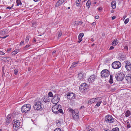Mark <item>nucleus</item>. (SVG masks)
<instances>
[{
	"label": "nucleus",
	"mask_w": 131,
	"mask_h": 131,
	"mask_svg": "<svg viewBox=\"0 0 131 131\" xmlns=\"http://www.w3.org/2000/svg\"><path fill=\"white\" fill-rule=\"evenodd\" d=\"M33 108L35 110L39 111L42 110L43 105L40 101H38L34 103Z\"/></svg>",
	"instance_id": "nucleus-1"
},
{
	"label": "nucleus",
	"mask_w": 131,
	"mask_h": 131,
	"mask_svg": "<svg viewBox=\"0 0 131 131\" xmlns=\"http://www.w3.org/2000/svg\"><path fill=\"white\" fill-rule=\"evenodd\" d=\"M69 111L72 113V115L75 121H77L79 119V112L78 110H73L72 108H68Z\"/></svg>",
	"instance_id": "nucleus-2"
},
{
	"label": "nucleus",
	"mask_w": 131,
	"mask_h": 131,
	"mask_svg": "<svg viewBox=\"0 0 131 131\" xmlns=\"http://www.w3.org/2000/svg\"><path fill=\"white\" fill-rule=\"evenodd\" d=\"M116 120V119L113 118L112 116L110 115H107L105 117V121L106 123H113Z\"/></svg>",
	"instance_id": "nucleus-3"
},
{
	"label": "nucleus",
	"mask_w": 131,
	"mask_h": 131,
	"mask_svg": "<svg viewBox=\"0 0 131 131\" xmlns=\"http://www.w3.org/2000/svg\"><path fill=\"white\" fill-rule=\"evenodd\" d=\"M31 106L29 104H25L21 107V110L22 112L24 113H26L29 111L31 109Z\"/></svg>",
	"instance_id": "nucleus-4"
},
{
	"label": "nucleus",
	"mask_w": 131,
	"mask_h": 131,
	"mask_svg": "<svg viewBox=\"0 0 131 131\" xmlns=\"http://www.w3.org/2000/svg\"><path fill=\"white\" fill-rule=\"evenodd\" d=\"M112 67L114 69H118L121 66L120 62L118 61H116L112 64Z\"/></svg>",
	"instance_id": "nucleus-5"
},
{
	"label": "nucleus",
	"mask_w": 131,
	"mask_h": 131,
	"mask_svg": "<svg viewBox=\"0 0 131 131\" xmlns=\"http://www.w3.org/2000/svg\"><path fill=\"white\" fill-rule=\"evenodd\" d=\"M125 75L124 73L122 72H120L118 73L115 76L117 80L118 81H122L125 77Z\"/></svg>",
	"instance_id": "nucleus-6"
},
{
	"label": "nucleus",
	"mask_w": 131,
	"mask_h": 131,
	"mask_svg": "<svg viewBox=\"0 0 131 131\" xmlns=\"http://www.w3.org/2000/svg\"><path fill=\"white\" fill-rule=\"evenodd\" d=\"M110 75L109 71L107 69H104L101 72V76L104 78L108 77Z\"/></svg>",
	"instance_id": "nucleus-7"
},
{
	"label": "nucleus",
	"mask_w": 131,
	"mask_h": 131,
	"mask_svg": "<svg viewBox=\"0 0 131 131\" xmlns=\"http://www.w3.org/2000/svg\"><path fill=\"white\" fill-rule=\"evenodd\" d=\"M61 105H57V104L53 105L52 108V112L56 114L58 113V110L59 107H60Z\"/></svg>",
	"instance_id": "nucleus-8"
},
{
	"label": "nucleus",
	"mask_w": 131,
	"mask_h": 131,
	"mask_svg": "<svg viewBox=\"0 0 131 131\" xmlns=\"http://www.w3.org/2000/svg\"><path fill=\"white\" fill-rule=\"evenodd\" d=\"M14 123L13 125V128L16 130H17L20 126L19 121L17 120L14 122Z\"/></svg>",
	"instance_id": "nucleus-9"
},
{
	"label": "nucleus",
	"mask_w": 131,
	"mask_h": 131,
	"mask_svg": "<svg viewBox=\"0 0 131 131\" xmlns=\"http://www.w3.org/2000/svg\"><path fill=\"white\" fill-rule=\"evenodd\" d=\"M96 77L95 75H91L88 79V81L89 83H92L94 82L96 79Z\"/></svg>",
	"instance_id": "nucleus-10"
},
{
	"label": "nucleus",
	"mask_w": 131,
	"mask_h": 131,
	"mask_svg": "<svg viewBox=\"0 0 131 131\" xmlns=\"http://www.w3.org/2000/svg\"><path fill=\"white\" fill-rule=\"evenodd\" d=\"M88 87L87 84L86 83H83L81 84L80 86L79 89L80 90L83 91L87 89Z\"/></svg>",
	"instance_id": "nucleus-11"
},
{
	"label": "nucleus",
	"mask_w": 131,
	"mask_h": 131,
	"mask_svg": "<svg viewBox=\"0 0 131 131\" xmlns=\"http://www.w3.org/2000/svg\"><path fill=\"white\" fill-rule=\"evenodd\" d=\"M100 98H101V97H98L95 98L91 99L89 100L88 103L89 104H91L95 102H96L97 100Z\"/></svg>",
	"instance_id": "nucleus-12"
},
{
	"label": "nucleus",
	"mask_w": 131,
	"mask_h": 131,
	"mask_svg": "<svg viewBox=\"0 0 131 131\" xmlns=\"http://www.w3.org/2000/svg\"><path fill=\"white\" fill-rule=\"evenodd\" d=\"M78 80H79V82L81 81H82L84 78V74L81 73H80L78 74Z\"/></svg>",
	"instance_id": "nucleus-13"
},
{
	"label": "nucleus",
	"mask_w": 131,
	"mask_h": 131,
	"mask_svg": "<svg viewBox=\"0 0 131 131\" xmlns=\"http://www.w3.org/2000/svg\"><path fill=\"white\" fill-rule=\"evenodd\" d=\"M66 0H59L56 3L55 7H57L61 5Z\"/></svg>",
	"instance_id": "nucleus-14"
},
{
	"label": "nucleus",
	"mask_w": 131,
	"mask_h": 131,
	"mask_svg": "<svg viewBox=\"0 0 131 131\" xmlns=\"http://www.w3.org/2000/svg\"><path fill=\"white\" fill-rule=\"evenodd\" d=\"M67 97L68 99H73V97H74L75 95L74 93L70 92L67 95Z\"/></svg>",
	"instance_id": "nucleus-15"
},
{
	"label": "nucleus",
	"mask_w": 131,
	"mask_h": 131,
	"mask_svg": "<svg viewBox=\"0 0 131 131\" xmlns=\"http://www.w3.org/2000/svg\"><path fill=\"white\" fill-rule=\"evenodd\" d=\"M125 67L128 71L131 70V64L130 62H127L126 64Z\"/></svg>",
	"instance_id": "nucleus-16"
},
{
	"label": "nucleus",
	"mask_w": 131,
	"mask_h": 131,
	"mask_svg": "<svg viewBox=\"0 0 131 131\" xmlns=\"http://www.w3.org/2000/svg\"><path fill=\"white\" fill-rule=\"evenodd\" d=\"M8 33L7 30L6 29H4L0 31V35L3 36Z\"/></svg>",
	"instance_id": "nucleus-17"
},
{
	"label": "nucleus",
	"mask_w": 131,
	"mask_h": 131,
	"mask_svg": "<svg viewBox=\"0 0 131 131\" xmlns=\"http://www.w3.org/2000/svg\"><path fill=\"white\" fill-rule=\"evenodd\" d=\"M125 79L128 83H131V74L128 76H126L125 77Z\"/></svg>",
	"instance_id": "nucleus-18"
},
{
	"label": "nucleus",
	"mask_w": 131,
	"mask_h": 131,
	"mask_svg": "<svg viewBox=\"0 0 131 131\" xmlns=\"http://www.w3.org/2000/svg\"><path fill=\"white\" fill-rule=\"evenodd\" d=\"M6 120V124L8 125L11 121V117L9 115L7 117Z\"/></svg>",
	"instance_id": "nucleus-19"
},
{
	"label": "nucleus",
	"mask_w": 131,
	"mask_h": 131,
	"mask_svg": "<svg viewBox=\"0 0 131 131\" xmlns=\"http://www.w3.org/2000/svg\"><path fill=\"white\" fill-rule=\"evenodd\" d=\"M84 36V34L83 33H80L79 35L78 39L79 41H78L79 43H80L82 40V38Z\"/></svg>",
	"instance_id": "nucleus-20"
},
{
	"label": "nucleus",
	"mask_w": 131,
	"mask_h": 131,
	"mask_svg": "<svg viewBox=\"0 0 131 131\" xmlns=\"http://www.w3.org/2000/svg\"><path fill=\"white\" fill-rule=\"evenodd\" d=\"M60 98H58L57 99H52L51 100L52 102L54 104L57 103L60 101Z\"/></svg>",
	"instance_id": "nucleus-21"
},
{
	"label": "nucleus",
	"mask_w": 131,
	"mask_h": 131,
	"mask_svg": "<svg viewBox=\"0 0 131 131\" xmlns=\"http://www.w3.org/2000/svg\"><path fill=\"white\" fill-rule=\"evenodd\" d=\"M116 4V2L115 1H113L111 3L112 7L113 9L115 8Z\"/></svg>",
	"instance_id": "nucleus-22"
},
{
	"label": "nucleus",
	"mask_w": 131,
	"mask_h": 131,
	"mask_svg": "<svg viewBox=\"0 0 131 131\" xmlns=\"http://www.w3.org/2000/svg\"><path fill=\"white\" fill-rule=\"evenodd\" d=\"M78 62H73L72 63V64L71 67L70 68H73L77 66V64H78Z\"/></svg>",
	"instance_id": "nucleus-23"
},
{
	"label": "nucleus",
	"mask_w": 131,
	"mask_h": 131,
	"mask_svg": "<svg viewBox=\"0 0 131 131\" xmlns=\"http://www.w3.org/2000/svg\"><path fill=\"white\" fill-rule=\"evenodd\" d=\"M49 99L48 97L46 96H44L42 98L43 102L46 103L48 101Z\"/></svg>",
	"instance_id": "nucleus-24"
},
{
	"label": "nucleus",
	"mask_w": 131,
	"mask_h": 131,
	"mask_svg": "<svg viewBox=\"0 0 131 131\" xmlns=\"http://www.w3.org/2000/svg\"><path fill=\"white\" fill-rule=\"evenodd\" d=\"M118 43V40L116 39H115L113 42L112 43V45L113 46H115L117 45Z\"/></svg>",
	"instance_id": "nucleus-25"
},
{
	"label": "nucleus",
	"mask_w": 131,
	"mask_h": 131,
	"mask_svg": "<svg viewBox=\"0 0 131 131\" xmlns=\"http://www.w3.org/2000/svg\"><path fill=\"white\" fill-rule=\"evenodd\" d=\"M62 32L61 31H59L58 32V38L59 39L61 36Z\"/></svg>",
	"instance_id": "nucleus-26"
},
{
	"label": "nucleus",
	"mask_w": 131,
	"mask_h": 131,
	"mask_svg": "<svg viewBox=\"0 0 131 131\" xmlns=\"http://www.w3.org/2000/svg\"><path fill=\"white\" fill-rule=\"evenodd\" d=\"M60 96L58 94H55L54 96V97L53 99H57L58 98V99L59 98H60Z\"/></svg>",
	"instance_id": "nucleus-27"
},
{
	"label": "nucleus",
	"mask_w": 131,
	"mask_h": 131,
	"mask_svg": "<svg viewBox=\"0 0 131 131\" xmlns=\"http://www.w3.org/2000/svg\"><path fill=\"white\" fill-rule=\"evenodd\" d=\"M110 79L109 81V82L111 84H112L113 83V76L112 75H110Z\"/></svg>",
	"instance_id": "nucleus-28"
},
{
	"label": "nucleus",
	"mask_w": 131,
	"mask_h": 131,
	"mask_svg": "<svg viewBox=\"0 0 131 131\" xmlns=\"http://www.w3.org/2000/svg\"><path fill=\"white\" fill-rule=\"evenodd\" d=\"M130 114V112L129 111H127L125 113V115L126 117H128Z\"/></svg>",
	"instance_id": "nucleus-29"
},
{
	"label": "nucleus",
	"mask_w": 131,
	"mask_h": 131,
	"mask_svg": "<svg viewBox=\"0 0 131 131\" xmlns=\"http://www.w3.org/2000/svg\"><path fill=\"white\" fill-rule=\"evenodd\" d=\"M19 51V50H15L14 51H13L12 53V55H15V54H16Z\"/></svg>",
	"instance_id": "nucleus-30"
},
{
	"label": "nucleus",
	"mask_w": 131,
	"mask_h": 131,
	"mask_svg": "<svg viewBox=\"0 0 131 131\" xmlns=\"http://www.w3.org/2000/svg\"><path fill=\"white\" fill-rule=\"evenodd\" d=\"M91 5V2L90 0H88L87 2L86 3V5L88 7V8L90 7Z\"/></svg>",
	"instance_id": "nucleus-31"
},
{
	"label": "nucleus",
	"mask_w": 131,
	"mask_h": 131,
	"mask_svg": "<svg viewBox=\"0 0 131 131\" xmlns=\"http://www.w3.org/2000/svg\"><path fill=\"white\" fill-rule=\"evenodd\" d=\"M76 5L78 7L80 8H81L82 7V5L80 4V3H76Z\"/></svg>",
	"instance_id": "nucleus-32"
},
{
	"label": "nucleus",
	"mask_w": 131,
	"mask_h": 131,
	"mask_svg": "<svg viewBox=\"0 0 131 131\" xmlns=\"http://www.w3.org/2000/svg\"><path fill=\"white\" fill-rule=\"evenodd\" d=\"M102 101H100L98 102L95 105L96 106H97V107H99L100 106L101 103H102Z\"/></svg>",
	"instance_id": "nucleus-33"
},
{
	"label": "nucleus",
	"mask_w": 131,
	"mask_h": 131,
	"mask_svg": "<svg viewBox=\"0 0 131 131\" xmlns=\"http://www.w3.org/2000/svg\"><path fill=\"white\" fill-rule=\"evenodd\" d=\"M83 23V22L81 21H76V23H75V24L76 25H78L79 24H81Z\"/></svg>",
	"instance_id": "nucleus-34"
},
{
	"label": "nucleus",
	"mask_w": 131,
	"mask_h": 131,
	"mask_svg": "<svg viewBox=\"0 0 131 131\" xmlns=\"http://www.w3.org/2000/svg\"><path fill=\"white\" fill-rule=\"evenodd\" d=\"M126 56H125L122 55L121 56L120 59L122 60H124Z\"/></svg>",
	"instance_id": "nucleus-35"
},
{
	"label": "nucleus",
	"mask_w": 131,
	"mask_h": 131,
	"mask_svg": "<svg viewBox=\"0 0 131 131\" xmlns=\"http://www.w3.org/2000/svg\"><path fill=\"white\" fill-rule=\"evenodd\" d=\"M16 3L17 6L21 4V3L20 0H17L16 1Z\"/></svg>",
	"instance_id": "nucleus-36"
},
{
	"label": "nucleus",
	"mask_w": 131,
	"mask_h": 131,
	"mask_svg": "<svg viewBox=\"0 0 131 131\" xmlns=\"http://www.w3.org/2000/svg\"><path fill=\"white\" fill-rule=\"evenodd\" d=\"M127 127V128H129L131 127L130 124L129 122H127L126 123Z\"/></svg>",
	"instance_id": "nucleus-37"
},
{
	"label": "nucleus",
	"mask_w": 131,
	"mask_h": 131,
	"mask_svg": "<svg viewBox=\"0 0 131 131\" xmlns=\"http://www.w3.org/2000/svg\"><path fill=\"white\" fill-rule=\"evenodd\" d=\"M119 129L118 127H116L115 128L113 129L112 131H119Z\"/></svg>",
	"instance_id": "nucleus-38"
},
{
	"label": "nucleus",
	"mask_w": 131,
	"mask_h": 131,
	"mask_svg": "<svg viewBox=\"0 0 131 131\" xmlns=\"http://www.w3.org/2000/svg\"><path fill=\"white\" fill-rule=\"evenodd\" d=\"M58 113L59 112H60V113H62L63 114L62 110V109L59 108V110H58Z\"/></svg>",
	"instance_id": "nucleus-39"
},
{
	"label": "nucleus",
	"mask_w": 131,
	"mask_h": 131,
	"mask_svg": "<svg viewBox=\"0 0 131 131\" xmlns=\"http://www.w3.org/2000/svg\"><path fill=\"white\" fill-rule=\"evenodd\" d=\"M49 96L51 97H53V94L51 92H49L48 93Z\"/></svg>",
	"instance_id": "nucleus-40"
},
{
	"label": "nucleus",
	"mask_w": 131,
	"mask_h": 131,
	"mask_svg": "<svg viewBox=\"0 0 131 131\" xmlns=\"http://www.w3.org/2000/svg\"><path fill=\"white\" fill-rule=\"evenodd\" d=\"M129 20V18H127L124 21V23L125 24H127Z\"/></svg>",
	"instance_id": "nucleus-41"
},
{
	"label": "nucleus",
	"mask_w": 131,
	"mask_h": 131,
	"mask_svg": "<svg viewBox=\"0 0 131 131\" xmlns=\"http://www.w3.org/2000/svg\"><path fill=\"white\" fill-rule=\"evenodd\" d=\"M29 37L28 36H27L26 37V38L25 41L27 42H28L29 41Z\"/></svg>",
	"instance_id": "nucleus-42"
},
{
	"label": "nucleus",
	"mask_w": 131,
	"mask_h": 131,
	"mask_svg": "<svg viewBox=\"0 0 131 131\" xmlns=\"http://www.w3.org/2000/svg\"><path fill=\"white\" fill-rule=\"evenodd\" d=\"M54 131H61V130L59 128H57L55 129Z\"/></svg>",
	"instance_id": "nucleus-43"
},
{
	"label": "nucleus",
	"mask_w": 131,
	"mask_h": 131,
	"mask_svg": "<svg viewBox=\"0 0 131 131\" xmlns=\"http://www.w3.org/2000/svg\"><path fill=\"white\" fill-rule=\"evenodd\" d=\"M30 45H26L24 48V50H26V49L28 48L30 46Z\"/></svg>",
	"instance_id": "nucleus-44"
},
{
	"label": "nucleus",
	"mask_w": 131,
	"mask_h": 131,
	"mask_svg": "<svg viewBox=\"0 0 131 131\" xmlns=\"http://www.w3.org/2000/svg\"><path fill=\"white\" fill-rule=\"evenodd\" d=\"M14 73L15 74V75L17 74V73H18L17 70L16 69H15L14 71Z\"/></svg>",
	"instance_id": "nucleus-45"
},
{
	"label": "nucleus",
	"mask_w": 131,
	"mask_h": 131,
	"mask_svg": "<svg viewBox=\"0 0 131 131\" xmlns=\"http://www.w3.org/2000/svg\"><path fill=\"white\" fill-rule=\"evenodd\" d=\"M9 36V35H7L5 36H4V37H0V38H3V39H5V38H6V37H8Z\"/></svg>",
	"instance_id": "nucleus-46"
},
{
	"label": "nucleus",
	"mask_w": 131,
	"mask_h": 131,
	"mask_svg": "<svg viewBox=\"0 0 131 131\" xmlns=\"http://www.w3.org/2000/svg\"><path fill=\"white\" fill-rule=\"evenodd\" d=\"M24 44V41H21L20 43V45H23Z\"/></svg>",
	"instance_id": "nucleus-47"
},
{
	"label": "nucleus",
	"mask_w": 131,
	"mask_h": 131,
	"mask_svg": "<svg viewBox=\"0 0 131 131\" xmlns=\"http://www.w3.org/2000/svg\"><path fill=\"white\" fill-rule=\"evenodd\" d=\"M124 48L127 50H128V47L127 46H124Z\"/></svg>",
	"instance_id": "nucleus-48"
},
{
	"label": "nucleus",
	"mask_w": 131,
	"mask_h": 131,
	"mask_svg": "<svg viewBox=\"0 0 131 131\" xmlns=\"http://www.w3.org/2000/svg\"><path fill=\"white\" fill-rule=\"evenodd\" d=\"M3 59H10V58L9 57H3Z\"/></svg>",
	"instance_id": "nucleus-49"
},
{
	"label": "nucleus",
	"mask_w": 131,
	"mask_h": 131,
	"mask_svg": "<svg viewBox=\"0 0 131 131\" xmlns=\"http://www.w3.org/2000/svg\"><path fill=\"white\" fill-rule=\"evenodd\" d=\"M114 47L113 46H111L109 48V50H111L114 49Z\"/></svg>",
	"instance_id": "nucleus-50"
},
{
	"label": "nucleus",
	"mask_w": 131,
	"mask_h": 131,
	"mask_svg": "<svg viewBox=\"0 0 131 131\" xmlns=\"http://www.w3.org/2000/svg\"><path fill=\"white\" fill-rule=\"evenodd\" d=\"M5 54V53L2 51H0V54L3 55Z\"/></svg>",
	"instance_id": "nucleus-51"
},
{
	"label": "nucleus",
	"mask_w": 131,
	"mask_h": 131,
	"mask_svg": "<svg viewBox=\"0 0 131 131\" xmlns=\"http://www.w3.org/2000/svg\"><path fill=\"white\" fill-rule=\"evenodd\" d=\"M81 0H76L75 3H80Z\"/></svg>",
	"instance_id": "nucleus-52"
},
{
	"label": "nucleus",
	"mask_w": 131,
	"mask_h": 131,
	"mask_svg": "<svg viewBox=\"0 0 131 131\" xmlns=\"http://www.w3.org/2000/svg\"><path fill=\"white\" fill-rule=\"evenodd\" d=\"M116 18V17L115 16H113L112 17V20H113Z\"/></svg>",
	"instance_id": "nucleus-53"
},
{
	"label": "nucleus",
	"mask_w": 131,
	"mask_h": 131,
	"mask_svg": "<svg viewBox=\"0 0 131 131\" xmlns=\"http://www.w3.org/2000/svg\"><path fill=\"white\" fill-rule=\"evenodd\" d=\"M95 25L96 23L94 22H93L92 24V25L93 26H95Z\"/></svg>",
	"instance_id": "nucleus-54"
},
{
	"label": "nucleus",
	"mask_w": 131,
	"mask_h": 131,
	"mask_svg": "<svg viewBox=\"0 0 131 131\" xmlns=\"http://www.w3.org/2000/svg\"><path fill=\"white\" fill-rule=\"evenodd\" d=\"M87 131H94V129H90L88 130Z\"/></svg>",
	"instance_id": "nucleus-55"
},
{
	"label": "nucleus",
	"mask_w": 131,
	"mask_h": 131,
	"mask_svg": "<svg viewBox=\"0 0 131 131\" xmlns=\"http://www.w3.org/2000/svg\"><path fill=\"white\" fill-rule=\"evenodd\" d=\"M84 108V106H82L80 108V109H83Z\"/></svg>",
	"instance_id": "nucleus-56"
},
{
	"label": "nucleus",
	"mask_w": 131,
	"mask_h": 131,
	"mask_svg": "<svg viewBox=\"0 0 131 131\" xmlns=\"http://www.w3.org/2000/svg\"><path fill=\"white\" fill-rule=\"evenodd\" d=\"M99 17L98 16H95V18L96 19H97L99 18Z\"/></svg>",
	"instance_id": "nucleus-57"
},
{
	"label": "nucleus",
	"mask_w": 131,
	"mask_h": 131,
	"mask_svg": "<svg viewBox=\"0 0 131 131\" xmlns=\"http://www.w3.org/2000/svg\"><path fill=\"white\" fill-rule=\"evenodd\" d=\"M98 10H102V8L101 7H99L98 8Z\"/></svg>",
	"instance_id": "nucleus-58"
},
{
	"label": "nucleus",
	"mask_w": 131,
	"mask_h": 131,
	"mask_svg": "<svg viewBox=\"0 0 131 131\" xmlns=\"http://www.w3.org/2000/svg\"><path fill=\"white\" fill-rule=\"evenodd\" d=\"M11 48H9V49H7V51L8 52H9V51H10L11 50Z\"/></svg>",
	"instance_id": "nucleus-59"
},
{
	"label": "nucleus",
	"mask_w": 131,
	"mask_h": 131,
	"mask_svg": "<svg viewBox=\"0 0 131 131\" xmlns=\"http://www.w3.org/2000/svg\"><path fill=\"white\" fill-rule=\"evenodd\" d=\"M36 41V39H35V38H34V40H33V42H35Z\"/></svg>",
	"instance_id": "nucleus-60"
},
{
	"label": "nucleus",
	"mask_w": 131,
	"mask_h": 131,
	"mask_svg": "<svg viewBox=\"0 0 131 131\" xmlns=\"http://www.w3.org/2000/svg\"><path fill=\"white\" fill-rule=\"evenodd\" d=\"M56 52V50H54L52 52V54H53L54 53H55Z\"/></svg>",
	"instance_id": "nucleus-61"
},
{
	"label": "nucleus",
	"mask_w": 131,
	"mask_h": 131,
	"mask_svg": "<svg viewBox=\"0 0 131 131\" xmlns=\"http://www.w3.org/2000/svg\"><path fill=\"white\" fill-rule=\"evenodd\" d=\"M6 9H11V7H8L7 8H6Z\"/></svg>",
	"instance_id": "nucleus-62"
},
{
	"label": "nucleus",
	"mask_w": 131,
	"mask_h": 131,
	"mask_svg": "<svg viewBox=\"0 0 131 131\" xmlns=\"http://www.w3.org/2000/svg\"><path fill=\"white\" fill-rule=\"evenodd\" d=\"M35 2H37L38 1H39V0H33Z\"/></svg>",
	"instance_id": "nucleus-63"
},
{
	"label": "nucleus",
	"mask_w": 131,
	"mask_h": 131,
	"mask_svg": "<svg viewBox=\"0 0 131 131\" xmlns=\"http://www.w3.org/2000/svg\"><path fill=\"white\" fill-rule=\"evenodd\" d=\"M126 15H124L123 16V17L124 19H125L126 18Z\"/></svg>",
	"instance_id": "nucleus-64"
}]
</instances>
